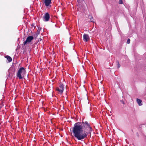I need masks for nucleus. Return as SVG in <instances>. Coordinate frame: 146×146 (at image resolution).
Returning a JSON list of instances; mask_svg holds the SVG:
<instances>
[{
    "mask_svg": "<svg viewBox=\"0 0 146 146\" xmlns=\"http://www.w3.org/2000/svg\"><path fill=\"white\" fill-rule=\"evenodd\" d=\"M92 128L87 121L78 122L74 124L72 131L74 136L78 140L84 139L87 138L88 134H91Z\"/></svg>",
    "mask_w": 146,
    "mask_h": 146,
    "instance_id": "f257e3e1",
    "label": "nucleus"
},
{
    "mask_svg": "<svg viewBox=\"0 0 146 146\" xmlns=\"http://www.w3.org/2000/svg\"><path fill=\"white\" fill-rule=\"evenodd\" d=\"M25 70L23 67L21 68L18 71L17 76L18 77L19 79H21L23 78V76L25 74Z\"/></svg>",
    "mask_w": 146,
    "mask_h": 146,
    "instance_id": "f03ea898",
    "label": "nucleus"
},
{
    "mask_svg": "<svg viewBox=\"0 0 146 146\" xmlns=\"http://www.w3.org/2000/svg\"><path fill=\"white\" fill-rule=\"evenodd\" d=\"M64 88V85L62 84L61 83L59 85V87L56 88V90L60 94H61L63 93Z\"/></svg>",
    "mask_w": 146,
    "mask_h": 146,
    "instance_id": "7ed1b4c3",
    "label": "nucleus"
},
{
    "mask_svg": "<svg viewBox=\"0 0 146 146\" xmlns=\"http://www.w3.org/2000/svg\"><path fill=\"white\" fill-rule=\"evenodd\" d=\"M33 38L34 37L33 36H29L27 38L25 41L23 42L24 45H25L27 43H29L33 39Z\"/></svg>",
    "mask_w": 146,
    "mask_h": 146,
    "instance_id": "20e7f679",
    "label": "nucleus"
},
{
    "mask_svg": "<svg viewBox=\"0 0 146 146\" xmlns=\"http://www.w3.org/2000/svg\"><path fill=\"white\" fill-rule=\"evenodd\" d=\"M83 38L84 41L85 42H87L90 39L88 35L86 34H84Z\"/></svg>",
    "mask_w": 146,
    "mask_h": 146,
    "instance_id": "39448f33",
    "label": "nucleus"
},
{
    "mask_svg": "<svg viewBox=\"0 0 146 146\" xmlns=\"http://www.w3.org/2000/svg\"><path fill=\"white\" fill-rule=\"evenodd\" d=\"M50 17V15L48 13H46L43 16V19L46 21H48Z\"/></svg>",
    "mask_w": 146,
    "mask_h": 146,
    "instance_id": "423d86ee",
    "label": "nucleus"
},
{
    "mask_svg": "<svg viewBox=\"0 0 146 146\" xmlns=\"http://www.w3.org/2000/svg\"><path fill=\"white\" fill-rule=\"evenodd\" d=\"M45 6H48L51 3V0H42Z\"/></svg>",
    "mask_w": 146,
    "mask_h": 146,
    "instance_id": "0eeeda50",
    "label": "nucleus"
},
{
    "mask_svg": "<svg viewBox=\"0 0 146 146\" xmlns=\"http://www.w3.org/2000/svg\"><path fill=\"white\" fill-rule=\"evenodd\" d=\"M137 102L139 106H141L142 105V104L141 103L142 101L141 100L139 99H137Z\"/></svg>",
    "mask_w": 146,
    "mask_h": 146,
    "instance_id": "6e6552de",
    "label": "nucleus"
},
{
    "mask_svg": "<svg viewBox=\"0 0 146 146\" xmlns=\"http://www.w3.org/2000/svg\"><path fill=\"white\" fill-rule=\"evenodd\" d=\"M5 57V58H7L8 61L9 62H11L12 61V58L10 56L7 55V56H6Z\"/></svg>",
    "mask_w": 146,
    "mask_h": 146,
    "instance_id": "1a4fd4ad",
    "label": "nucleus"
},
{
    "mask_svg": "<svg viewBox=\"0 0 146 146\" xmlns=\"http://www.w3.org/2000/svg\"><path fill=\"white\" fill-rule=\"evenodd\" d=\"M89 17L90 19V21L91 22H94L93 21L94 19L92 16L90 15L89 16Z\"/></svg>",
    "mask_w": 146,
    "mask_h": 146,
    "instance_id": "9d476101",
    "label": "nucleus"
},
{
    "mask_svg": "<svg viewBox=\"0 0 146 146\" xmlns=\"http://www.w3.org/2000/svg\"><path fill=\"white\" fill-rule=\"evenodd\" d=\"M117 66L118 68H119L120 66V64H119V62L118 61H117Z\"/></svg>",
    "mask_w": 146,
    "mask_h": 146,
    "instance_id": "9b49d317",
    "label": "nucleus"
},
{
    "mask_svg": "<svg viewBox=\"0 0 146 146\" xmlns=\"http://www.w3.org/2000/svg\"><path fill=\"white\" fill-rule=\"evenodd\" d=\"M119 3L120 4H121L123 3L122 0H119Z\"/></svg>",
    "mask_w": 146,
    "mask_h": 146,
    "instance_id": "f8f14e48",
    "label": "nucleus"
},
{
    "mask_svg": "<svg viewBox=\"0 0 146 146\" xmlns=\"http://www.w3.org/2000/svg\"><path fill=\"white\" fill-rule=\"evenodd\" d=\"M130 40L129 39H128L127 40V44H129L130 43Z\"/></svg>",
    "mask_w": 146,
    "mask_h": 146,
    "instance_id": "ddd939ff",
    "label": "nucleus"
},
{
    "mask_svg": "<svg viewBox=\"0 0 146 146\" xmlns=\"http://www.w3.org/2000/svg\"><path fill=\"white\" fill-rule=\"evenodd\" d=\"M41 29V28H38V30H37V31L39 33H40V31Z\"/></svg>",
    "mask_w": 146,
    "mask_h": 146,
    "instance_id": "4468645a",
    "label": "nucleus"
},
{
    "mask_svg": "<svg viewBox=\"0 0 146 146\" xmlns=\"http://www.w3.org/2000/svg\"><path fill=\"white\" fill-rule=\"evenodd\" d=\"M40 33H39L37 31V33L36 34V36L37 37V36H38V35Z\"/></svg>",
    "mask_w": 146,
    "mask_h": 146,
    "instance_id": "2eb2a0df",
    "label": "nucleus"
},
{
    "mask_svg": "<svg viewBox=\"0 0 146 146\" xmlns=\"http://www.w3.org/2000/svg\"><path fill=\"white\" fill-rule=\"evenodd\" d=\"M80 0H77L78 1H80Z\"/></svg>",
    "mask_w": 146,
    "mask_h": 146,
    "instance_id": "dca6fc26",
    "label": "nucleus"
}]
</instances>
